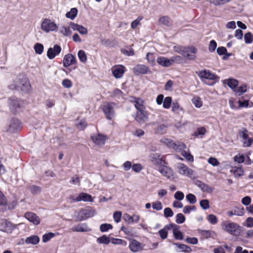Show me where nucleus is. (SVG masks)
Returning a JSON list of instances; mask_svg holds the SVG:
<instances>
[{
  "instance_id": "nucleus-1",
  "label": "nucleus",
  "mask_w": 253,
  "mask_h": 253,
  "mask_svg": "<svg viewBox=\"0 0 253 253\" xmlns=\"http://www.w3.org/2000/svg\"><path fill=\"white\" fill-rule=\"evenodd\" d=\"M202 82L209 86H213L219 81V77L211 71L205 69L197 73Z\"/></svg>"
},
{
  "instance_id": "nucleus-2",
  "label": "nucleus",
  "mask_w": 253,
  "mask_h": 253,
  "mask_svg": "<svg viewBox=\"0 0 253 253\" xmlns=\"http://www.w3.org/2000/svg\"><path fill=\"white\" fill-rule=\"evenodd\" d=\"M8 87L10 90H15L24 94L30 92L31 86L29 79L26 77H23L19 79V82L9 85Z\"/></svg>"
},
{
  "instance_id": "nucleus-3",
  "label": "nucleus",
  "mask_w": 253,
  "mask_h": 253,
  "mask_svg": "<svg viewBox=\"0 0 253 253\" xmlns=\"http://www.w3.org/2000/svg\"><path fill=\"white\" fill-rule=\"evenodd\" d=\"M96 214V212L91 207L88 206L85 208H82L76 215V220L77 221H84L93 217Z\"/></svg>"
},
{
  "instance_id": "nucleus-4",
  "label": "nucleus",
  "mask_w": 253,
  "mask_h": 253,
  "mask_svg": "<svg viewBox=\"0 0 253 253\" xmlns=\"http://www.w3.org/2000/svg\"><path fill=\"white\" fill-rule=\"evenodd\" d=\"M8 106L11 113L14 116L21 111L22 103L21 99L16 96H10L7 100Z\"/></svg>"
},
{
  "instance_id": "nucleus-5",
  "label": "nucleus",
  "mask_w": 253,
  "mask_h": 253,
  "mask_svg": "<svg viewBox=\"0 0 253 253\" xmlns=\"http://www.w3.org/2000/svg\"><path fill=\"white\" fill-rule=\"evenodd\" d=\"M198 51V48L194 45L185 46L181 56L186 60H194L196 58Z\"/></svg>"
},
{
  "instance_id": "nucleus-6",
  "label": "nucleus",
  "mask_w": 253,
  "mask_h": 253,
  "mask_svg": "<svg viewBox=\"0 0 253 253\" xmlns=\"http://www.w3.org/2000/svg\"><path fill=\"white\" fill-rule=\"evenodd\" d=\"M41 28L42 31L47 33L50 31H55L57 26L54 21H51L48 18H44L42 22Z\"/></svg>"
},
{
  "instance_id": "nucleus-7",
  "label": "nucleus",
  "mask_w": 253,
  "mask_h": 253,
  "mask_svg": "<svg viewBox=\"0 0 253 253\" xmlns=\"http://www.w3.org/2000/svg\"><path fill=\"white\" fill-rule=\"evenodd\" d=\"M115 104L113 102H106L101 108L102 112L104 113L106 118L110 120L114 117L115 111L113 105Z\"/></svg>"
},
{
  "instance_id": "nucleus-8",
  "label": "nucleus",
  "mask_w": 253,
  "mask_h": 253,
  "mask_svg": "<svg viewBox=\"0 0 253 253\" xmlns=\"http://www.w3.org/2000/svg\"><path fill=\"white\" fill-rule=\"evenodd\" d=\"M150 160L151 162L156 166H158L159 167L161 165L163 164H168L166 161L165 157L164 156H161V154L158 153H153L150 154L149 155Z\"/></svg>"
},
{
  "instance_id": "nucleus-9",
  "label": "nucleus",
  "mask_w": 253,
  "mask_h": 253,
  "mask_svg": "<svg viewBox=\"0 0 253 253\" xmlns=\"http://www.w3.org/2000/svg\"><path fill=\"white\" fill-rule=\"evenodd\" d=\"M77 63L76 56L72 53H68L65 55L62 60L63 67L69 70L70 72H71L72 70L69 67L71 65H76Z\"/></svg>"
},
{
  "instance_id": "nucleus-10",
  "label": "nucleus",
  "mask_w": 253,
  "mask_h": 253,
  "mask_svg": "<svg viewBox=\"0 0 253 253\" xmlns=\"http://www.w3.org/2000/svg\"><path fill=\"white\" fill-rule=\"evenodd\" d=\"M21 121L18 118L12 117L10 120L7 131L11 133H16L22 126Z\"/></svg>"
},
{
  "instance_id": "nucleus-11",
  "label": "nucleus",
  "mask_w": 253,
  "mask_h": 253,
  "mask_svg": "<svg viewBox=\"0 0 253 253\" xmlns=\"http://www.w3.org/2000/svg\"><path fill=\"white\" fill-rule=\"evenodd\" d=\"M238 224L232 221L222 223V229L227 233L232 236H235L238 230Z\"/></svg>"
},
{
  "instance_id": "nucleus-12",
  "label": "nucleus",
  "mask_w": 253,
  "mask_h": 253,
  "mask_svg": "<svg viewBox=\"0 0 253 253\" xmlns=\"http://www.w3.org/2000/svg\"><path fill=\"white\" fill-rule=\"evenodd\" d=\"M133 73L136 76L140 75L150 74L151 71L149 68L144 64H138L133 68Z\"/></svg>"
},
{
  "instance_id": "nucleus-13",
  "label": "nucleus",
  "mask_w": 253,
  "mask_h": 253,
  "mask_svg": "<svg viewBox=\"0 0 253 253\" xmlns=\"http://www.w3.org/2000/svg\"><path fill=\"white\" fill-rule=\"evenodd\" d=\"M126 71V67L121 64L115 65L111 68L112 74L116 79L121 78Z\"/></svg>"
},
{
  "instance_id": "nucleus-14",
  "label": "nucleus",
  "mask_w": 253,
  "mask_h": 253,
  "mask_svg": "<svg viewBox=\"0 0 253 253\" xmlns=\"http://www.w3.org/2000/svg\"><path fill=\"white\" fill-rule=\"evenodd\" d=\"M62 50V48L60 44H55L53 47H49L46 53V56L49 59H53L56 56L58 55Z\"/></svg>"
},
{
  "instance_id": "nucleus-15",
  "label": "nucleus",
  "mask_w": 253,
  "mask_h": 253,
  "mask_svg": "<svg viewBox=\"0 0 253 253\" xmlns=\"http://www.w3.org/2000/svg\"><path fill=\"white\" fill-rule=\"evenodd\" d=\"M148 113L144 109L137 111L134 116L135 120L140 124L146 122L148 119Z\"/></svg>"
},
{
  "instance_id": "nucleus-16",
  "label": "nucleus",
  "mask_w": 253,
  "mask_h": 253,
  "mask_svg": "<svg viewBox=\"0 0 253 253\" xmlns=\"http://www.w3.org/2000/svg\"><path fill=\"white\" fill-rule=\"evenodd\" d=\"M107 137V135L100 133H98L96 135H92L90 136V139L92 142L95 145L98 146L104 145L105 144Z\"/></svg>"
},
{
  "instance_id": "nucleus-17",
  "label": "nucleus",
  "mask_w": 253,
  "mask_h": 253,
  "mask_svg": "<svg viewBox=\"0 0 253 253\" xmlns=\"http://www.w3.org/2000/svg\"><path fill=\"white\" fill-rule=\"evenodd\" d=\"M24 217L35 225H38L40 224L41 220L40 217L34 212L27 211L25 213Z\"/></svg>"
},
{
  "instance_id": "nucleus-18",
  "label": "nucleus",
  "mask_w": 253,
  "mask_h": 253,
  "mask_svg": "<svg viewBox=\"0 0 253 253\" xmlns=\"http://www.w3.org/2000/svg\"><path fill=\"white\" fill-rule=\"evenodd\" d=\"M178 172L181 175H185L190 177L194 173V170L188 168L186 165L183 163H179L177 166Z\"/></svg>"
},
{
  "instance_id": "nucleus-19",
  "label": "nucleus",
  "mask_w": 253,
  "mask_h": 253,
  "mask_svg": "<svg viewBox=\"0 0 253 253\" xmlns=\"http://www.w3.org/2000/svg\"><path fill=\"white\" fill-rule=\"evenodd\" d=\"M166 165H161L158 170L163 176L168 178H170L173 175V170L171 168L167 166Z\"/></svg>"
},
{
  "instance_id": "nucleus-20",
  "label": "nucleus",
  "mask_w": 253,
  "mask_h": 253,
  "mask_svg": "<svg viewBox=\"0 0 253 253\" xmlns=\"http://www.w3.org/2000/svg\"><path fill=\"white\" fill-rule=\"evenodd\" d=\"M144 245L139 241L131 239L129 244V249L133 253H137L143 249Z\"/></svg>"
},
{
  "instance_id": "nucleus-21",
  "label": "nucleus",
  "mask_w": 253,
  "mask_h": 253,
  "mask_svg": "<svg viewBox=\"0 0 253 253\" xmlns=\"http://www.w3.org/2000/svg\"><path fill=\"white\" fill-rule=\"evenodd\" d=\"M172 233L175 240L182 241L184 239V234L180 230V226L172 223Z\"/></svg>"
},
{
  "instance_id": "nucleus-22",
  "label": "nucleus",
  "mask_w": 253,
  "mask_h": 253,
  "mask_svg": "<svg viewBox=\"0 0 253 253\" xmlns=\"http://www.w3.org/2000/svg\"><path fill=\"white\" fill-rule=\"evenodd\" d=\"M2 226L3 227V229L1 230L2 231L10 233H11L16 227L15 224L6 219H4L3 220Z\"/></svg>"
},
{
  "instance_id": "nucleus-23",
  "label": "nucleus",
  "mask_w": 253,
  "mask_h": 253,
  "mask_svg": "<svg viewBox=\"0 0 253 253\" xmlns=\"http://www.w3.org/2000/svg\"><path fill=\"white\" fill-rule=\"evenodd\" d=\"M172 245L176 247V249L175 250L176 252H183L184 253H190L192 251V250L190 246L181 243L173 242Z\"/></svg>"
},
{
  "instance_id": "nucleus-24",
  "label": "nucleus",
  "mask_w": 253,
  "mask_h": 253,
  "mask_svg": "<svg viewBox=\"0 0 253 253\" xmlns=\"http://www.w3.org/2000/svg\"><path fill=\"white\" fill-rule=\"evenodd\" d=\"M244 214L245 209L242 206L241 208L235 206L234 207L233 210L227 212V214L229 217H231L234 215L239 216H242L244 215Z\"/></svg>"
},
{
  "instance_id": "nucleus-25",
  "label": "nucleus",
  "mask_w": 253,
  "mask_h": 253,
  "mask_svg": "<svg viewBox=\"0 0 253 253\" xmlns=\"http://www.w3.org/2000/svg\"><path fill=\"white\" fill-rule=\"evenodd\" d=\"M222 82L223 84H226L233 91L236 87L239 85V81L237 80L232 78H229L223 80H222Z\"/></svg>"
},
{
  "instance_id": "nucleus-26",
  "label": "nucleus",
  "mask_w": 253,
  "mask_h": 253,
  "mask_svg": "<svg viewBox=\"0 0 253 253\" xmlns=\"http://www.w3.org/2000/svg\"><path fill=\"white\" fill-rule=\"evenodd\" d=\"M238 104V110L244 108H252L253 107V102L249 99H245L244 97H242L237 101Z\"/></svg>"
},
{
  "instance_id": "nucleus-27",
  "label": "nucleus",
  "mask_w": 253,
  "mask_h": 253,
  "mask_svg": "<svg viewBox=\"0 0 253 253\" xmlns=\"http://www.w3.org/2000/svg\"><path fill=\"white\" fill-rule=\"evenodd\" d=\"M198 233L203 238L206 239L209 238L214 239V237L216 236L215 232L210 230L199 229Z\"/></svg>"
},
{
  "instance_id": "nucleus-28",
  "label": "nucleus",
  "mask_w": 253,
  "mask_h": 253,
  "mask_svg": "<svg viewBox=\"0 0 253 253\" xmlns=\"http://www.w3.org/2000/svg\"><path fill=\"white\" fill-rule=\"evenodd\" d=\"M101 44L106 47L114 48L118 44V42L115 39H100Z\"/></svg>"
},
{
  "instance_id": "nucleus-29",
  "label": "nucleus",
  "mask_w": 253,
  "mask_h": 253,
  "mask_svg": "<svg viewBox=\"0 0 253 253\" xmlns=\"http://www.w3.org/2000/svg\"><path fill=\"white\" fill-rule=\"evenodd\" d=\"M172 225V223H170L166 225L164 228L159 230L158 234L162 240H165L167 238L168 236V231L171 229Z\"/></svg>"
},
{
  "instance_id": "nucleus-30",
  "label": "nucleus",
  "mask_w": 253,
  "mask_h": 253,
  "mask_svg": "<svg viewBox=\"0 0 253 253\" xmlns=\"http://www.w3.org/2000/svg\"><path fill=\"white\" fill-rule=\"evenodd\" d=\"M76 200H79V202L81 201L92 202L93 201V198L89 194L83 192L78 194Z\"/></svg>"
},
{
  "instance_id": "nucleus-31",
  "label": "nucleus",
  "mask_w": 253,
  "mask_h": 253,
  "mask_svg": "<svg viewBox=\"0 0 253 253\" xmlns=\"http://www.w3.org/2000/svg\"><path fill=\"white\" fill-rule=\"evenodd\" d=\"M156 61L159 65L163 67L167 68L171 66L170 58H169L165 56H158Z\"/></svg>"
},
{
  "instance_id": "nucleus-32",
  "label": "nucleus",
  "mask_w": 253,
  "mask_h": 253,
  "mask_svg": "<svg viewBox=\"0 0 253 253\" xmlns=\"http://www.w3.org/2000/svg\"><path fill=\"white\" fill-rule=\"evenodd\" d=\"M195 184L203 192L211 193L213 191V188L211 187L202 181L197 180Z\"/></svg>"
},
{
  "instance_id": "nucleus-33",
  "label": "nucleus",
  "mask_w": 253,
  "mask_h": 253,
  "mask_svg": "<svg viewBox=\"0 0 253 253\" xmlns=\"http://www.w3.org/2000/svg\"><path fill=\"white\" fill-rule=\"evenodd\" d=\"M123 219L129 224L133 222H137L140 219V216L135 214L130 215L129 214L126 213L124 214Z\"/></svg>"
},
{
  "instance_id": "nucleus-34",
  "label": "nucleus",
  "mask_w": 253,
  "mask_h": 253,
  "mask_svg": "<svg viewBox=\"0 0 253 253\" xmlns=\"http://www.w3.org/2000/svg\"><path fill=\"white\" fill-rule=\"evenodd\" d=\"M130 98L134 99V101L130 100V101L134 103V107L137 111L145 108L144 105V100L141 98L135 96H131Z\"/></svg>"
},
{
  "instance_id": "nucleus-35",
  "label": "nucleus",
  "mask_w": 253,
  "mask_h": 253,
  "mask_svg": "<svg viewBox=\"0 0 253 253\" xmlns=\"http://www.w3.org/2000/svg\"><path fill=\"white\" fill-rule=\"evenodd\" d=\"M72 231L74 232H86L90 231L89 228L85 223H80L72 227Z\"/></svg>"
},
{
  "instance_id": "nucleus-36",
  "label": "nucleus",
  "mask_w": 253,
  "mask_h": 253,
  "mask_svg": "<svg viewBox=\"0 0 253 253\" xmlns=\"http://www.w3.org/2000/svg\"><path fill=\"white\" fill-rule=\"evenodd\" d=\"M40 238L36 235H32L25 239V243L27 245H36L40 242Z\"/></svg>"
},
{
  "instance_id": "nucleus-37",
  "label": "nucleus",
  "mask_w": 253,
  "mask_h": 253,
  "mask_svg": "<svg viewBox=\"0 0 253 253\" xmlns=\"http://www.w3.org/2000/svg\"><path fill=\"white\" fill-rule=\"evenodd\" d=\"M248 90V85L246 84H242L240 86H237L234 92L236 96H240L246 92Z\"/></svg>"
},
{
  "instance_id": "nucleus-38",
  "label": "nucleus",
  "mask_w": 253,
  "mask_h": 253,
  "mask_svg": "<svg viewBox=\"0 0 253 253\" xmlns=\"http://www.w3.org/2000/svg\"><path fill=\"white\" fill-rule=\"evenodd\" d=\"M230 172L233 173L236 177H241L244 175L245 172L242 166L233 167L232 169L230 170Z\"/></svg>"
},
{
  "instance_id": "nucleus-39",
  "label": "nucleus",
  "mask_w": 253,
  "mask_h": 253,
  "mask_svg": "<svg viewBox=\"0 0 253 253\" xmlns=\"http://www.w3.org/2000/svg\"><path fill=\"white\" fill-rule=\"evenodd\" d=\"M96 241L98 244L108 245L111 242V237L104 234L97 238Z\"/></svg>"
},
{
  "instance_id": "nucleus-40",
  "label": "nucleus",
  "mask_w": 253,
  "mask_h": 253,
  "mask_svg": "<svg viewBox=\"0 0 253 253\" xmlns=\"http://www.w3.org/2000/svg\"><path fill=\"white\" fill-rule=\"evenodd\" d=\"M17 205V202L15 200L12 201L11 202L8 203L7 202V205L4 206V207H2L0 211L4 212L6 211H11L14 210Z\"/></svg>"
},
{
  "instance_id": "nucleus-41",
  "label": "nucleus",
  "mask_w": 253,
  "mask_h": 253,
  "mask_svg": "<svg viewBox=\"0 0 253 253\" xmlns=\"http://www.w3.org/2000/svg\"><path fill=\"white\" fill-rule=\"evenodd\" d=\"M207 130L204 126L197 127L192 135L196 138H199L200 136H203L206 133Z\"/></svg>"
},
{
  "instance_id": "nucleus-42",
  "label": "nucleus",
  "mask_w": 253,
  "mask_h": 253,
  "mask_svg": "<svg viewBox=\"0 0 253 253\" xmlns=\"http://www.w3.org/2000/svg\"><path fill=\"white\" fill-rule=\"evenodd\" d=\"M78 13V9L76 7H73L66 13L65 16L66 18L73 20L77 17Z\"/></svg>"
},
{
  "instance_id": "nucleus-43",
  "label": "nucleus",
  "mask_w": 253,
  "mask_h": 253,
  "mask_svg": "<svg viewBox=\"0 0 253 253\" xmlns=\"http://www.w3.org/2000/svg\"><path fill=\"white\" fill-rule=\"evenodd\" d=\"M186 148V145L183 142H174L172 149L176 152H182Z\"/></svg>"
},
{
  "instance_id": "nucleus-44",
  "label": "nucleus",
  "mask_w": 253,
  "mask_h": 253,
  "mask_svg": "<svg viewBox=\"0 0 253 253\" xmlns=\"http://www.w3.org/2000/svg\"><path fill=\"white\" fill-rule=\"evenodd\" d=\"M168 127V125L161 124H159L156 127L155 131L157 134H162L166 132V129Z\"/></svg>"
},
{
  "instance_id": "nucleus-45",
  "label": "nucleus",
  "mask_w": 253,
  "mask_h": 253,
  "mask_svg": "<svg viewBox=\"0 0 253 253\" xmlns=\"http://www.w3.org/2000/svg\"><path fill=\"white\" fill-rule=\"evenodd\" d=\"M171 65H173L174 63L178 64H182L183 63L184 59L182 56L176 55L172 56L170 57Z\"/></svg>"
},
{
  "instance_id": "nucleus-46",
  "label": "nucleus",
  "mask_w": 253,
  "mask_h": 253,
  "mask_svg": "<svg viewBox=\"0 0 253 253\" xmlns=\"http://www.w3.org/2000/svg\"><path fill=\"white\" fill-rule=\"evenodd\" d=\"M33 48L35 53L39 55L42 54L44 50L43 45L40 42H36L35 43Z\"/></svg>"
},
{
  "instance_id": "nucleus-47",
  "label": "nucleus",
  "mask_w": 253,
  "mask_h": 253,
  "mask_svg": "<svg viewBox=\"0 0 253 253\" xmlns=\"http://www.w3.org/2000/svg\"><path fill=\"white\" fill-rule=\"evenodd\" d=\"M77 55L79 58V60L83 63H85L87 61V55L85 53V52L83 50L80 49L78 51L77 53Z\"/></svg>"
},
{
  "instance_id": "nucleus-48",
  "label": "nucleus",
  "mask_w": 253,
  "mask_h": 253,
  "mask_svg": "<svg viewBox=\"0 0 253 253\" xmlns=\"http://www.w3.org/2000/svg\"><path fill=\"white\" fill-rule=\"evenodd\" d=\"M113 228V225L111 224L108 223H102L99 226L100 231L102 233L106 232L109 230L112 229Z\"/></svg>"
},
{
  "instance_id": "nucleus-49",
  "label": "nucleus",
  "mask_w": 253,
  "mask_h": 253,
  "mask_svg": "<svg viewBox=\"0 0 253 253\" xmlns=\"http://www.w3.org/2000/svg\"><path fill=\"white\" fill-rule=\"evenodd\" d=\"M192 102L197 108H200L203 106V102L200 97L196 96L192 99Z\"/></svg>"
},
{
  "instance_id": "nucleus-50",
  "label": "nucleus",
  "mask_w": 253,
  "mask_h": 253,
  "mask_svg": "<svg viewBox=\"0 0 253 253\" xmlns=\"http://www.w3.org/2000/svg\"><path fill=\"white\" fill-rule=\"evenodd\" d=\"M172 103V99L171 96H167L165 98L163 104V107L165 109H168L170 108Z\"/></svg>"
},
{
  "instance_id": "nucleus-51",
  "label": "nucleus",
  "mask_w": 253,
  "mask_h": 253,
  "mask_svg": "<svg viewBox=\"0 0 253 253\" xmlns=\"http://www.w3.org/2000/svg\"><path fill=\"white\" fill-rule=\"evenodd\" d=\"M111 243L114 245H121L123 246H126L127 245V242L124 240L119 238H115L111 237Z\"/></svg>"
},
{
  "instance_id": "nucleus-52",
  "label": "nucleus",
  "mask_w": 253,
  "mask_h": 253,
  "mask_svg": "<svg viewBox=\"0 0 253 253\" xmlns=\"http://www.w3.org/2000/svg\"><path fill=\"white\" fill-rule=\"evenodd\" d=\"M55 236V233L51 232L45 233L42 236V241L43 243H47Z\"/></svg>"
},
{
  "instance_id": "nucleus-53",
  "label": "nucleus",
  "mask_w": 253,
  "mask_h": 253,
  "mask_svg": "<svg viewBox=\"0 0 253 253\" xmlns=\"http://www.w3.org/2000/svg\"><path fill=\"white\" fill-rule=\"evenodd\" d=\"M181 155L189 162H193L194 160V156L190 152H187L184 150L181 152Z\"/></svg>"
},
{
  "instance_id": "nucleus-54",
  "label": "nucleus",
  "mask_w": 253,
  "mask_h": 253,
  "mask_svg": "<svg viewBox=\"0 0 253 253\" xmlns=\"http://www.w3.org/2000/svg\"><path fill=\"white\" fill-rule=\"evenodd\" d=\"M233 160L235 162H236L239 164L244 163L245 156L244 155V154L238 153L234 156L233 157Z\"/></svg>"
},
{
  "instance_id": "nucleus-55",
  "label": "nucleus",
  "mask_w": 253,
  "mask_h": 253,
  "mask_svg": "<svg viewBox=\"0 0 253 253\" xmlns=\"http://www.w3.org/2000/svg\"><path fill=\"white\" fill-rule=\"evenodd\" d=\"M248 132L247 129L244 127H242L238 130V134L239 136L244 140L246 139L248 137H249Z\"/></svg>"
},
{
  "instance_id": "nucleus-56",
  "label": "nucleus",
  "mask_w": 253,
  "mask_h": 253,
  "mask_svg": "<svg viewBox=\"0 0 253 253\" xmlns=\"http://www.w3.org/2000/svg\"><path fill=\"white\" fill-rule=\"evenodd\" d=\"M244 38L246 44H251L253 42V34L251 32L245 33Z\"/></svg>"
},
{
  "instance_id": "nucleus-57",
  "label": "nucleus",
  "mask_w": 253,
  "mask_h": 253,
  "mask_svg": "<svg viewBox=\"0 0 253 253\" xmlns=\"http://www.w3.org/2000/svg\"><path fill=\"white\" fill-rule=\"evenodd\" d=\"M76 126L78 129L81 131H83L87 126V124L84 119H82L76 125Z\"/></svg>"
},
{
  "instance_id": "nucleus-58",
  "label": "nucleus",
  "mask_w": 253,
  "mask_h": 253,
  "mask_svg": "<svg viewBox=\"0 0 253 253\" xmlns=\"http://www.w3.org/2000/svg\"><path fill=\"white\" fill-rule=\"evenodd\" d=\"M201 208L203 210H207L210 208V201L208 199H202L199 202Z\"/></svg>"
},
{
  "instance_id": "nucleus-59",
  "label": "nucleus",
  "mask_w": 253,
  "mask_h": 253,
  "mask_svg": "<svg viewBox=\"0 0 253 253\" xmlns=\"http://www.w3.org/2000/svg\"><path fill=\"white\" fill-rule=\"evenodd\" d=\"M60 33L66 37H69L71 35L72 32L70 29V27L63 26L60 30Z\"/></svg>"
},
{
  "instance_id": "nucleus-60",
  "label": "nucleus",
  "mask_w": 253,
  "mask_h": 253,
  "mask_svg": "<svg viewBox=\"0 0 253 253\" xmlns=\"http://www.w3.org/2000/svg\"><path fill=\"white\" fill-rule=\"evenodd\" d=\"M186 200L190 204H194L197 202L196 196L192 193H188L186 195Z\"/></svg>"
},
{
  "instance_id": "nucleus-61",
  "label": "nucleus",
  "mask_w": 253,
  "mask_h": 253,
  "mask_svg": "<svg viewBox=\"0 0 253 253\" xmlns=\"http://www.w3.org/2000/svg\"><path fill=\"white\" fill-rule=\"evenodd\" d=\"M160 141L169 148H172L174 143L171 139L166 138L161 139Z\"/></svg>"
},
{
  "instance_id": "nucleus-62",
  "label": "nucleus",
  "mask_w": 253,
  "mask_h": 253,
  "mask_svg": "<svg viewBox=\"0 0 253 253\" xmlns=\"http://www.w3.org/2000/svg\"><path fill=\"white\" fill-rule=\"evenodd\" d=\"M186 220V217L182 213H178L175 215V222L177 224H182Z\"/></svg>"
},
{
  "instance_id": "nucleus-63",
  "label": "nucleus",
  "mask_w": 253,
  "mask_h": 253,
  "mask_svg": "<svg viewBox=\"0 0 253 253\" xmlns=\"http://www.w3.org/2000/svg\"><path fill=\"white\" fill-rule=\"evenodd\" d=\"M146 59L147 60L148 62L152 65H155L156 59L154 53L151 52H148L146 54Z\"/></svg>"
},
{
  "instance_id": "nucleus-64",
  "label": "nucleus",
  "mask_w": 253,
  "mask_h": 253,
  "mask_svg": "<svg viewBox=\"0 0 253 253\" xmlns=\"http://www.w3.org/2000/svg\"><path fill=\"white\" fill-rule=\"evenodd\" d=\"M242 224L249 228L253 227V217L251 216L247 217Z\"/></svg>"
}]
</instances>
